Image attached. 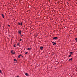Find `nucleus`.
I'll list each match as a JSON object with an SVG mask.
<instances>
[{
    "mask_svg": "<svg viewBox=\"0 0 77 77\" xmlns=\"http://www.w3.org/2000/svg\"><path fill=\"white\" fill-rule=\"evenodd\" d=\"M22 41V39H20V41Z\"/></svg>",
    "mask_w": 77,
    "mask_h": 77,
    "instance_id": "17",
    "label": "nucleus"
},
{
    "mask_svg": "<svg viewBox=\"0 0 77 77\" xmlns=\"http://www.w3.org/2000/svg\"><path fill=\"white\" fill-rule=\"evenodd\" d=\"M72 60V58H71L69 59V61H70V60Z\"/></svg>",
    "mask_w": 77,
    "mask_h": 77,
    "instance_id": "10",
    "label": "nucleus"
},
{
    "mask_svg": "<svg viewBox=\"0 0 77 77\" xmlns=\"http://www.w3.org/2000/svg\"><path fill=\"white\" fill-rule=\"evenodd\" d=\"M18 32L19 34H21V31H19Z\"/></svg>",
    "mask_w": 77,
    "mask_h": 77,
    "instance_id": "6",
    "label": "nucleus"
},
{
    "mask_svg": "<svg viewBox=\"0 0 77 77\" xmlns=\"http://www.w3.org/2000/svg\"><path fill=\"white\" fill-rule=\"evenodd\" d=\"M52 43H53V42Z\"/></svg>",
    "mask_w": 77,
    "mask_h": 77,
    "instance_id": "25",
    "label": "nucleus"
},
{
    "mask_svg": "<svg viewBox=\"0 0 77 77\" xmlns=\"http://www.w3.org/2000/svg\"><path fill=\"white\" fill-rule=\"evenodd\" d=\"M71 54L70 55H69V57H71Z\"/></svg>",
    "mask_w": 77,
    "mask_h": 77,
    "instance_id": "13",
    "label": "nucleus"
},
{
    "mask_svg": "<svg viewBox=\"0 0 77 77\" xmlns=\"http://www.w3.org/2000/svg\"><path fill=\"white\" fill-rule=\"evenodd\" d=\"M25 75H26V76H28V75H29V74H27V73H25Z\"/></svg>",
    "mask_w": 77,
    "mask_h": 77,
    "instance_id": "7",
    "label": "nucleus"
},
{
    "mask_svg": "<svg viewBox=\"0 0 77 77\" xmlns=\"http://www.w3.org/2000/svg\"><path fill=\"white\" fill-rule=\"evenodd\" d=\"M75 40H76V42H77V38H75Z\"/></svg>",
    "mask_w": 77,
    "mask_h": 77,
    "instance_id": "15",
    "label": "nucleus"
},
{
    "mask_svg": "<svg viewBox=\"0 0 77 77\" xmlns=\"http://www.w3.org/2000/svg\"><path fill=\"white\" fill-rule=\"evenodd\" d=\"M71 54H72L73 53L72 52H70Z\"/></svg>",
    "mask_w": 77,
    "mask_h": 77,
    "instance_id": "19",
    "label": "nucleus"
},
{
    "mask_svg": "<svg viewBox=\"0 0 77 77\" xmlns=\"http://www.w3.org/2000/svg\"><path fill=\"white\" fill-rule=\"evenodd\" d=\"M57 39V37H54L53 38L54 39Z\"/></svg>",
    "mask_w": 77,
    "mask_h": 77,
    "instance_id": "2",
    "label": "nucleus"
},
{
    "mask_svg": "<svg viewBox=\"0 0 77 77\" xmlns=\"http://www.w3.org/2000/svg\"><path fill=\"white\" fill-rule=\"evenodd\" d=\"M14 47H16V46H15V45H14Z\"/></svg>",
    "mask_w": 77,
    "mask_h": 77,
    "instance_id": "18",
    "label": "nucleus"
},
{
    "mask_svg": "<svg viewBox=\"0 0 77 77\" xmlns=\"http://www.w3.org/2000/svg\"><path fill=\"white\" fill-rule=\"evenodd\" d=\"M17 45L18 46V45H19V43H18L17 44Z\"/></svg>",
    "mask_w": 77,
    "mask_h": 77,
    "instance_id": "21",
    "label": "nucleus"
},
{
    "mask_svg": "<svg viewBox=\"0 0 77 77\" xmlns=\"http://www.w3.org/2000/svg\"><path fill=\"white\" fill-rule=\"evenodd\" d=\"M23 56H22V57H23Z\"/></svg>",
    "mask_w": 77,
    "mask_h": 77,
    "instance_id": "22",
    "label": "nucleus"
},
{
    "mask_svg": "<svg viewBox=\"0 0 77 77\" xmlns=\"http://www.w3.org/2000/svg\"><path fill=\"white\" fill-rule=\"evenodd\" d=\"M14 61H15V63H17V60H16V59H14Z\"/></svg>",
    "mask_w": 77,
    "mask_h": 77,
    "instance_id": "3",
    "label": "nucleus"
},
{
    "mask_svg": "<svg viewBox=\"0 0 77 77\" xmlns=\"http://www.w3.org/2000/svg\"><path fill=\"white\" fill-rule=\"evenodd\" d=\"M43 48H44V47H42L40 48L41 50H43Z\"/></svg>",
    "mask_w": 77,
    "mask_h": 77,
    "instance_id": "4",
    "label": "nucleus"
},
{
    "mask_svg": "<svg viewBox=\"0 0 77 77\" xmlns=\"http://www.w3.org/2000/svg\"><path fill=\"white\" fill-rule=\"evenodd\" d=\"M17 77H19V76H17Z\"/></svg>",
    "mask_w": 77,
    "mask_h": 77,
    "instance_id": "23",
    "label": "nucleus"
},
{
    "mask_svg": "<svg viewBox=\"0 0 77 77\" xmlns=\"http://www.w3.org/2000/svg\"><path fill=\"white\" fill-rule=\"evenodd\" d=\"M28 53V52H26L25 54H27Z\"/></svg>",
    "mask_w": 77,
    "mask_h": 77,
    "instance_id": "16",
    "label": "nucleus"
},
{
    "mask_svg": "<svg viewBox=\"0 0 77 77\" xmlns=\"http://www.w3.org/2000/svg\"><path fill=\"white\" fill-rule=\"evenodd\" d=\"M19 25L22 26V25H23V23H19Z\"/></svg>",
    "mask_w": 77,
    "mask_h": 77,
    "instance_id": "1",
    "label": "nucleus"
},
{
    "mask_svg": "<svg viewBox=\"0 0 77 77\" xmlns=\"http://www.w3.org/2000/svg\"><path fill=\"white\" fill-rule=\"evenodd\" d=\"M2 17H3V18H4V15H3V14H2Z\"/></svg>",
    "mask_w": 77,
    "mask_h": 77,
    "instance_id": "8",
    "label": "nucleus"
},
{
    "mask_svg": "<svg viewBox=\"0 0 77 77\" xmlns=\"http://www.w3.org/2000/svg\"><path fill=\"white\" fill-rule=\"evenodd\" d=\"M21 35V36H23V35Z\"/></svg>",
    "mask_w": 77,
    "mask_h": 77,
    "instance_id": "24",
    "label": "nucleus"
},
{
    "mask_svg": "<svg viewBox=\"0 0 77 77\" xmlns=\"http://www.w3.org/2000/svg\"><path fill=\"white\" fill-rule=\"evenodd\" d=\"M11 53H12V54H15V52L13 53V51H11Z\"/></svg>",
    "mask_w": 77,
    "mask_h": 77,
    "instance_id": "5",
    "label": "nucleus"
},
{
    "mask_svg": "<svg viewBox=\"0 0 77 77\" xmlns=\"http://www.w3.org/2000/svg\"><path fill=\"white\" fill-rule=\"evenodd\" d=\"M56 43L55 42L53 44V45H56Z\"/></svg>",
    "mask_w": 77,
    "mask_h": 77,
    "instance_id": "11",
    "label": "nucleus"
},
{
    "mask_svg": "<svg viewBox=\"0 0 77 77\" xmlns=\"http://www.w3.org/2000/svg\"><path fill=\"white\" fill-rule=\"evenodd\" d=\"M8 27H10V25H8Z\"/></svg>",
    "mask_w": 77,
    "mask_h": 77,
    "instance_id": "20",
    "label": "nucleus"
},
{
    "mask_svg": "<svg viewBox=\"0 0 77 77\" xmlns=\"http://www.w3.org/2000/svg\"><path fill=\"white\" fill-rule=\"evenodd\" d=\"M22 56V55L21 54H20V55H19L18 57V58H20V56Z\"/></svg>",
    "mask_w": 77,
    "mask_h": 77,
    "instance_id": "9",
    "label": "nucleus"
},
{
    "mask_svg": "<svg viewBox=\"0 0 77 77\" xmlns=\"http://www.w3.org/2000/svg\"><path fill=\"white\" fill-rule=\"evenodd\" d=\"M0 73H1V74H2V70H0Z\"/></svg>",
    "mask_w": 77,
    "mask_h": 77,
    "instance_id": "14",
    "label": "nucleus"
},
{
    "mask_svg": "<svg viewBox=\"0 0 77 77\" xmlns=\"http://www.w3.org/2000/svg\"><path fill=\"white\" fill-rule=\"evenodd\" d=\"M28 50H31V48H28Z\"/></svg>",
    "mask_w": 77,
    "mask_h": 77,
    "instance_id": "12",
    "label": "nucleus"
}]
</instances>
